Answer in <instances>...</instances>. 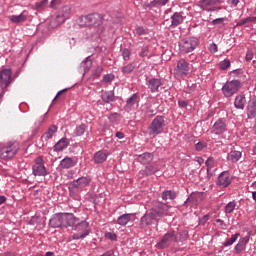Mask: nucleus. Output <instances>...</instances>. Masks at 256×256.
Listing matches in <instances>:
<instances>
[{
    "instance_id": "864d4df0",
    "label": "nucleus",
    "mask_w": 256,
    "mask_h": 256,
    "mask_svg": "<svg viewBox=\"0 0 256 256\" xmlns=\"http://www.w3.org/2000/svg\"><path fill=\"white\" fill-rule=\"evenodd\" d=\"M68 91H69V88L60 90L54 97L53 102L57 101V99H59V97H61V95H65V93H67Z\"/></svg>"
},
{
    "instance_id": "72a5a7b5",
    "label": "nucleus",
    "mask_w": 256,
    "mask_h": 256,
    "mask_svg": "<svg viewBox=\"0 0 256 256\" xmlns=\"http://www.w3.org/2000/svg\"><path fill=\"white\" fill-rule=\"evenodd\" d=\"M10 21H12V23H24V21H27V15L25 14L12 15L10 17Z\"/></svg>"
},
{
    "instance_id": "58836bf2",
    "label": "nucleus",
    "mask_w": 256,
    "mask_h": 256,
    "mask_svg": "<svg viewBox=\"0 0 256 256\" xmlns=\"http://www.w3.org/2000/svg\"><path fill=\"white\" fill-rule=\"evenodd\" d=\"M103 73V66H97V68L92 71V79H99Z\"/></svg>"
},
{
    "instance_id": "052dcab7",
    "label": "nucleus",
    "mask_w": 256,
    "mask_h": 256,
    "mask_svg": "<svg viewBox=\"0 0 256 256\" xmlns=\"http://www.w3.org/2000/svg\"><path fill=\"white\" fill-rule=\"evenodd\" d=\"M178 105L181 108H185V107H187V105H189V103L187 101H185V100H179L178 101Z\"/></svg>"
},
{
    "instance_id": "412c9836",
    "label": "nucleus",
    "mask_w": 256,
    "mask_h": 256,
    "mask_svg": "<svg viewBox=\"0 0 256 256\" xmlns=\"http://www.w3.org/2000/svg\"><path fill=\"white\" fill-rule=\"evenodd\" d=\"M163 80L159 78H150L148 80V89H150L151 93L159 92V87H162Z\"/></svg>"
},
{
    "instance_id": "4468645a",
    "label": "nucleus",
    "mask_w": 256,
    "mask_h": 256,
    "mask_svg": "<svg viewBox=\"0 0 256 256\" xmlns=\"http://www.w3.org/2000/svg\"><path fill=\"white\" fill-rule=\"evenodd\" d=\"M251 235H253V231H248L245 237H242L239 239V242L234 247V253L236 255H241V253L245 251V249H247V243H249V240L251 239Z\"/></svg>"
},
{
    "instance_id": "49530a36",
    "label": "nucleus",
    "mask_w": 256,
    "mask_h": 256,
    "mask_svg": "<svg viewBox=\"0 0 256 256\" xmlns=\"http://www.w3.org/2000/svg\"><path fill=\"white\" fill-rule=\"evenodd\" d=\"M188 235H189V232L187 230L179 232L178 243H179V241H181V242L187 241Z\"/></svg>"
},
{
    "instance_id": "c85d7f7f",
    "label": "nucleus",
    "mask_w": 256,
    "mask_h": 256,
    "mask_svg": "<svg viewBox=\"0 0 256 256\" xmlns=\"http://www.w3.org/2000/svg\"><path fill=\"white\" fill-rule=\"evenodd\" d=\"M107 153L104 151H98L94 154V162L95 163H105L107 161Z\"/></svg>"
},
{
    "instance_id": "338daca9",
    "label": "nucleus",
    "mask_w": 256,
    "mask_h": 256,
    "mask_svg": "<svg viewBox=\"0 0 256 256\" xmlns=\"http://www.w3.org/2000/svg\"><path fill=\"white\" fill-rule=\"evenodd\" d=\"M210 5H219L221 3V0H209Z\"/></svg>"
},
{
    "instance_id": "1a4fd4ad",
    "label": "nucleus",
    "mask_w": 256,
    "mask_h": 256,
    "mask_svg": "<svg viewBox=\"0 0 256 256\" xmlns=\"http://www.w3.org/2000/svg\"><path fill=\"white\" fill-rule=\"evenodd\" d=\"M32 173L35 177H46L49 174L47 168L45 167V161L43 158L37 157L34 160V165L32 166Z\"/></svg>"
},
{
    "instance_id": "4d7b16f0",
    "label": "nucleus",
    "mask_w": 256,
    "mask_h": 256,
    "mask_svg": "<svg viewBox=\"0 0 256 256\" xmlns=\"http://www.w3.org/2000/svg\"><path fill=\"white\" fill-rule=\"evenodd\" d=\"M107 239H110V241H117V234L108 232L106 234Z\"/></svg>"
},
{
    "instance_id": "79ce46f5",
    "label": "nucleus",
    "mask_w": 256,
    "mask_h": 256,
    "mask_svg": "<svg viewBox=\"0 0 256 256\" xmlns=\"http://www.w3.org/2000/svg\"><path fill=\"white\" fill-rule=\"evenodd\" d=\"M198 7H200L202 11H205L207 10V7H211V2L210 0H200L198 2Z\"/></svg>"
},
{
    "instance_id": "2eb2a0df",
    "label": "nucleus",
    "mask_w": 256,
    "mask_h": 256,
    "mask_svg": "<svg viewBox=\"0 0 256 256\" xmlns=\"http://www.w3.org/2000/svg\"><path fill=\"white\" fill-rule=\"evenodd\" d=\"M176 75H180V77H187L189 75V63L185 61V59H180L177 62V66L174 69Z\"/></svg>"
},
{
    "instance_id": "680f3d73",
    "label": "nucleus",
    "mask_w": 256,
    "mask_h": 256,
    "mask_svg": "<svg viewBox=\"0 0 256 256\" xmlns=\"http://www.w3.org/2000/svg\"><path fill=\"white\" fill-rule=\"evenodd\" d=\"M243 25H247V19H246V18L240 20V21L236 24V27H243Z\"/></svg>"
},
{
    "instance_id": "c9c22d12",
    "label": "nucleus",
    "mask_w": 256,
    "mask_h": 256,
    "mask_svg": "<svg viewBox=\"0 0 256 256\" xmlns=\"http://www.w3.org/2000/svg\"><path fill=\"white\" fill-rule=\"evenodd\" d=\"M239 237H241V234H239V233L233 234V235L231 236V238H228V239L223 243V246H224V247H231V245H233V243H235V241H237V239H239Z\"/></svg>"
},
{
    "instance_id": "a878e982",
    "label": "nucleus",
    "mask_w": 256,
    "mask_h": 256,
    "mask_svg": "<svg viewBox=\"0 0 256 256\" xmlns=\"http://www.w3.org/2000/svg\"><path fill=\"white\" fill-rule=\"evenodd\" d=\"M153 153L145 152L138 156V162L142 165H149L153 161Z\"/></svg>"
},
{
    "instance_id": "0e129e2a",
    "label": "nucleus",
    "mask_w": 256,
    "mask_h": 256,
    "mask_svg": "<svg viewBox=\"0 0 256 256\" xmlns=\"http://www.w3.org/2000/svg\"><path fill=\"white\" fill-rule=\"evenodd\" d=\"M246 23H256V17L255 16H249L246 18Z\"/></svg>"
},
{
    "instance_id": "f8f14e48",
    "label": "nucleus",
    "mask_w": 256,
    "mask_h": 256,
    "mask_svg": "<svg viewBox=\"0 0 256 256\" xmlns=\"http://www.w3.org/2000/svg\"><path fill=\"white\" fill-rule=\"evenodd\" d=\"M76 227L78 231H82L81 233H76L72 235V239L77 240V239H85L87 235H89V222L87 221H82L79 222L78 219V224H76Z\"/></svg>"
},
{
    "instance_id": "7c9ffc66",
    "label": "nucleus",
    "mask_w": 256,
    "mask_h": 256,
    "mask_svg": "<svg viewBox=\"0 0 256 256\" xmlns=\"http://www.w3.org/2000/svg\"><path fill=\"white\" fill-rule=\"evenodd\" d=\"M101 99L104 103H113L115 101V92L107 91L101 95Z\"/></svg>"
},
{
    "instance_id": "6e6552de",
    "label": "nucleus",
    "mask_w": 256,
    "mask_h": 256,
    "mask_svg": "<svg viewBox=\"0 0 256 256\" xmlns=\"http://www.w3.org/2000/svg\"><path fill=\"white\" fill-rule=\"evenodd\" d=\"M197 45H199V40L197 38L183 39L179 43V51L183 55H186V53H191V51H195Z\"/></svg>"
},
{
    "instance_id": "ddd939ff",
    "label": "nucleus",
    "mask_w": 256,
    "mask_h": 256,
    "mask_svg": "<svg viewBox=\"0 0 256 256\" xmlns=\"http://www.w3.org/2000/svg\"><path fill=\"white\" fill-rule=\"evenodd\" d=\"M169 209H171V206L163 202H158L156 206L150 210L152 211L154 216H156L157 219V217H165L169 215Z\"/></svg>"
},
{
    "instance_id": "bf43d9fd",
    "label": "nucleus",
    "mask_w": 256,
    "mask_h": 256,
    "mask_svg": "<svg viewBox=\"0 0 256 256\" xmlns=\"http://www.w3.org/2000/svg\"><path fill=\"white\" fill-rule=\"evenodd\" d=\"M245 60L248 62L253 60V51H251V50L247 51Z\"/></svg>"
},
{
    "instance_id": "de8ad7c7",
    "label": "nucleus",
    "mask_w": 256,
    "mask_h": 256,
    "mask_svg": "<svg viewBox=\"0 0 256 256\" xmlns=\"http://www.w3.org/2000/svg\"><path fill=\"white\" fill-rule=\"evenodd\" d=\"M122 57L124 61H129V59H131V51L128 48H125L122 51Z\"/></svg>"
},
{
    "instance_id": "13d9d810",
    "label": "nucleus",
    "mask_w": 256,
    "mask_h": 256,
    "mask_svg": "<svg viewBox=\"0 0 256 256\" xmlns=\"http://www.w3.org/2000/svg\"><path fill=\"white\" fill-rule=\"evenodd\" d=\"M209 214L204 215L200 220H199V225H205L207 221H209Z\"/></svg>"
},
{
    "instance_id": "09e8293b",
    "label": "nucleus",
    "mask_w": 256,
    "mask_h": 256,
    "mask_svg": "<svg viewBox=\"0 0 256 256\" xmlns=\"http://www.w3.org/2000/svg\"><path fill=\"white\" fill-rule=\"evenodd\" d=\"M140 57H147V55H149V46H143L141 48V51L139 53Z\"/></svg>"
},
{
    "instance_id": "0eeeda50",
    "label": "nucleus",
    "mask_w": 256,
    "mask_h": 256,
    "mask_svg": "<svg viewBox=\"0 0 256 256\" xmlns=\"http://www.w3.org/2000/svg\"><path fill=\"white\" fill-rule=\"evenodd\" d=\"M91 183V178L80 177L69 183L68 189L71 194L77 193V191H82L85 187L89 186Z\"/></svg>"
},
{
    "instance_id": "9d476101",
    "label": "nucleus",
    "mask_w": 256,
    "mask_h": 256,
    "mask_svg": "<svg viewBox=\"0 0 256 256\" xmlns=\"http://www.w3.org/2000/svg\"><path fill=\"white\" fill-rule=\"evenodd\" d=\"M12 75L11 69H3L0 71V89L5 91V89L13 83Z\"/></svg>"
},
{
    "instance_id": "473e14b6",
    "label": "nucleus",
    "mask_w": 256,
    "mask_h": 256,
    "mask_svg": "<svg viewBox=\"0 0 256 256\" xmlns=\"http://www.w3.org/2000/svg\"><path fill=\"white\" fill-rule=\"evenodd\" d=\"M81 67L84 69V73H89V71H91V67H93V62L89 57H86L81 63Z\"/></svg>"
},
{
    "instance_id": "aec40b11",
    "label": "nucleus",
    "mask_w": 256,
    "mask_h": 256,
    "mask_svg": "<svg viewBox=\"0 0 256 256\" xmlns=\"http://www.w3.org/2000/svg\"><path fill=\"white\" fill-rule=\"evenodd\" d=\"M157 171H159V166L157 164L149 165L139 171V177H149L155 175Z\"/></svg>"
},
{
    "instance_id": "f704fd0d",
    "label": "nucleus",
    "mask_w": 256,
    "mask_h": 256,
    "mask_svg": "<svg viewBox=\"0 0 256 256\" xmlns=\"http://www.w3.org/2000/svg\"><path fill=\"white\" fill-rule=\"evenodd\" d=\"M129 221H131V214H123L118 218L117 223L118 225L125 226Z\"/></svg>"
},
{
    "instance_id": "f257e3e1",
    "label": "nucleus",
    "mask_w": 256,
    "mask_h": 256,
    "mask_svg": "<svg viewBox=\"0 0 256 256\" xmlns=\"http://www.w3.org/2000/svg\"><path fill=\"white\" fill-rule=\"evenodd\" d=\"M75 225H79V218L73 213H56L49 220L52 229L75 227Z\"/></svg>"
},
{
    "instance_id": "e2e57ef3",
    "label": "nucleus",
    "mask_w": 256,
    "mask_h": 256,
    "mask_svg": "<svg viewBox=\"0 0 256 256\" xmlns=\"http://www.w3.org/2000/svg\"><path fill=\"white\" fill-rule=\"evenodd\" d=\"M209 49L211 53H217V44L212 43Z\"/></svg>"
},
{
    "instance_id": "ea45409f",
    "label": "nucleus",
    "mask_w": 256,
    "mask_h": 256,
    "mask_svg": "<svg viewBox=\"0 0 256 256\" xmlns=\"http://www.w3.org/2000/svg\"><path fill=\"white\" fill-rule=\"evenodd\" d=\"M85 129H87V126L85 124L77 126L75 130L76 137H81V135L85 133Z\"/></svg>"
},
{
    "instance_id": "e433bc0d",
    "label": "nucleus",
    "mask_w": 256,
    "mask_h": 256,
    "mask_svg": "<svg viewBox=\"0 0 256 256\" xmlns=\"http://www.w3.org/2000/svg\"><path fill=\"white\" fill-rule=\"evenodd\" d=\"M121 71L124 75H129V73H133V71H135V63H129L126 66H123Z\"/></svg>"
},
{
    "instance_id": "20e7f679",
    "label": "nucleus",
    "mask_w": 256,
    "mask_h": 256,
    "mask_svg": "<svg viewBox=\"0 0 256 256\" xmlns=\"http://www.w3.org/2000/svg\"><path fill=\"white\" fill-rule=\"evenodd\" d=\"M163 127H165V117L156 116L148 127V133L152 137H157L163 133Z\"/></svg>"
},
{
    "instance_id": "69168bd1",
    "label": "nucleus",
    "mask_w": 256,
    "mask_h": 256,
    "mask_svg": "<svg viewBox=\"0 0 256 256\" xmlns=\"http://www.w3.org/2000/svg\"><path fill=\"white\" fill-rule=\"evenodd\" d=\"M116 137L118 139H124L125 138V134L123 132H116Z\"/></svg>"
},
{
    "instance_id": "6ab92c4d",
    "label": "nucleus",
    "mask_w": 256,
    "mask_h": 256,
    "mask_svg": "<svg viewBox=\"0 0 256 256\" xmlns=\"http://www.w3.org/2000/svg\"><path fill=\"white\" fill-rule=\"evenodd\" d=\"M231 176H229V172L227 171H224L222 172L219 176H218V179H217V182L216 184L219 186V187H229V185H231Z\"/></svg>"
},
{
    "instance_id": "423d86ee",
    "label": "nucleus",
    "mask_w": 256,
    "mask_h": 256,
    "mask_svg": "<svg viewBox=\"0 0 256 256\" xmlns=\"http://www.w3.org/2000/svg\"><path fill=\"white\" fill-rule=\"evenodd\" d=\"M241 89V81L240 80H231L226 82L222 87V93L224 97H233L235 93L239 92Z\"/></svg>"
},
{
    "instance_id": "3c124183",
    "label": "nucleus",
    "mask_w": 256,
    "mask_h": 256,
    "mask_svg": "<svg viewBox=\"0 0 256 256\" xmlns=\"http://www.w3.org/2000/svg\"><path fill=\"white\" fill-rule=\"evenodd\" d=\"M212 25H222V27H225V18L214 19Z\"/></svg>"
},
{
    "instance_id": "774afa93",
    "label": "nucleus",
    "mask_w": 256,
    "mask_h": 256,
    "mask_svg": "<svg viewBox=\"0 0 256 256\" xmlns=\"http://www.w3.org/2000/svg\"><path fill=\"white\" fill-rule=\"evenodd\" d=\"M5 201H7V197L0 195V205H3V203H5Z\"/></svg>"
},
{
    "instance_id": "8fccbe9b",
    "label": "nucleus",
    "mask_w": 256,
    "mask_h": 256,
    "mask_svg": "<svg viewBox=\"0 0 256 256\" xmlns=\"http://www.w3.org/2000/svg\"><path fill=\"white\" fill-rule=\"evenodd\" d=\"M207 147V143L205 142H198L195 144L196 151H203Z\"/></svg>"
},
{
    "instance_id": "bb28decb",
    "label": "nucleus",
    "mask_w": 256,
    "mask_h": 256,
    "mask_svg": "<svg viewBox=\"0 0 256 256\" xmlns=\"http://www.w3.org/2000/svg\"><path fill=\"white\" fill-rule=\"evenodd\" d=\"M171 27H179V25H181V23H183V15H181V13L179 12H175L171 17Z\"/></svg>"
},
{
    "instance_id": "a211bd4d",
    "label": "nucleus",
    "mask_w": 256,
    "mask_h": 256,
    "mask_svg": "<svg viewBox=\"0 0 256 256\" xmlns=\"http://www.w3.org/2000/svg\"><path fill=\"white\" fill-rule=\"evenodd\" d=\"M139 101H141V98L139 97V94L134 93L131 97H129L126 100V104L124 106V110L127 111V113H129L130 111L133 110L135 105H139Z\"/></svg>"
},
{
    "instance_id": "cd10ccee",
    "label": "nucleus",
    "mask_w": 256,
    "mask_h": 256,
    "mask_svg": "<svg viewBox=\"0 0 256 256\" xmlns=\"http://www.w3.org/2000/svg\"><path fill=\"white\" fill-rule=\"evenodd\" d=\"M75 165L76 162L71 157H65L60 162V167H62V169H71V167H75Z\"/></svg>"
},
{
    "instance_id": "dca6fc26",
    "label": "nucleus",
    "mask_w": 256,
    "mask_h": 256,
    "mask_svg": "<svg viewBox=\"0 0 256 256\" xmlns=\"http://www.w3.org/2000/svg\"><path fill=\"white\" fill-rule=\"evenodd\" d=\"M205 199V193L203 192H192L190 196L186 199L184 202V205H187V203H190L191 205H199L201 201Z\"/></svg>"
},
{
    "instance_id": "5fc2aeb1",
    "label": "nucleus",
    "mask_w": 256,
    "mask_h": 256,
    "mask_svg": "<svg viewBox=\"0 0 256 256\" xmlns=\"http://www.w3.org/2000/svg\"><path fill=\"white\" fill-rule=\"evenodd\" d=\"M136 35H138L139 37H141V35H147V31L145 30V28L139 26L136 28Z\"/></svg>"
},
{
    "instance_id": "f03ea898",
    "label": "nucleus",
    "mask_w": 256,
    "mask_h": 256,
    "mask_svg": "<svg viewBox=\"0 0 256 256\" xmlns=\"http://www.w3.org/2000/svg\"><path fill=\"white\" fill-rule=\"evenodd\" d=\"M103 15L99 13H91L88 15L80 16L78 18L79 27H100V33L105 30L103 25Z\"/></svg>"
},
{
    "instance_id": "f3484780",
    "label": "nucleus",
    "mask_w": 256,
    "mask_h": 256,
    "mask_svg": "<svg viewBox=\"0 0 256 256\" xmlns=\"http://www.w3.org/2000/svg\"><path fill=\"white\" fill-rule=\"evenodd\" d=\"M227 131V124L222 118L218 119L212 126V133L215 135H223Z\"/></svg>"
},
{
    "instance_id": "603ef678",
    "label": "nucleus",
    "mask_w": 256,
    "mask_h": 256,
    "mask_svg": "<svg viewBox=\"0 0 256 256\" xmlns=\"http://www.w3.org/2000/svg\"><path fill=\"white\" fill-rule=\"evenodd\" d=\"M115 79V75L113 74H106L103 76V81L105 83H111V81H113Z\"/></svg>"
},
{
    "instance_id": "39448f33",
    "label": "nucleus",
    "mask_w": 256,
    "mask_h": 256,
    "mask_svg": "<svg viewBox=\"0 0 256 256\" xmlns=\"http://www.w3.org/2000/svg\"><path fill=\"white\" fill-rule=\"evenodd\" d=\"M171 243H179V236L175 233V230L168 231L163 235L162 239L157 243L158 249H168L171 247Z\"/></svg>"
},
{
    "instance_id": "5701e85b",
    "label": "nucleus",
    "mask_w": 256,
    "mask_h": 256,
    "mask_svg": "<svg viewBox=\"0 0 256 256\" xmlns=\"http://www.w3.org/2000/svg\"><path fill=\"white\" fill-rule=\"evenodd\" d=\"M247 118L255 119L256 118V96H254L247 105Z\"/></svg>"
},
{
    "instance_id": "b1692460",
    "label": "nucleus",
    "mask_w": 256,
    "mask_h": 256,
    "mask_svg": "<svg viewBox=\"0 0 256 256\" xmlns=\"http://www.w3.org/2000/svg\"><path fill=\"white\" fill-rule=\"evenodd\" d=\"M247 104V99L245 98L244 94H239L235 97L234 100V107L236 109H245V105Z\"/></svg>"
},
{
    "instance_id": "a19ab883",
    "label": "nucleus",
    "mask_w": 256,
    "mask_h": 256,
    "mask_svg": "<svg viewBox=\"0 0 256 256\" xmlns=\"http://www.w3.org/2000/svg\"><path fill=\"white\" fill-rule=\"evenodd\" d=\"M48 3H49V0H42L35 4V8L37 11H43V9H45V7H47Z\"/></svg>"
},
{
    "instance_id": "7ed1b4c3",
    "label": "nucleus",
    "mask_w": 256,
    "mask_h": 256,
    "mask_svg": "<svg viewBox=\"0 0 256 256\" xmlns=\"http://www.w3.org/2000/svg\"><path fill=\"white\" fill-rule=\"evenodd\" d=\"M17 153H19V142L17 141L0 145V159H3V161H11Z\"/></svg>"
},
{
    "instance_id": "c03bdc74",
    "label": "nucleus",
    "mask_w": 256,
    "mask_h": 256,
    "mask_svg": "<svg viewBox=\"0 0 256 256\" xmlns=\"http://www.w3.org/2000/svg\"><path fill=\"white\" fill-rule=\"evenodd\" d=\"M236 206H237V204H235V202H229L225 206V213H233V211H235Z\"/></svg>"
},
{
    "instance_id": "4c0bfd02",
    "label": "nucleus",
    "mask_w": 256,
    "mask_h": 256,
    "mask_svg": "<svg viewBox=\"0 0 256 256\" xmlns=\"http://www.w3.org/2000/svg\"><path fill=\"white\" fill-rule=\"evenodd\" d=\"M57 132V126L56 125H51L47 132L45 133L46 139H51L53 135Z\"/></svg>"
},
{
    "instance_id": "6e6d98bb",
    "label": "nucleus",
    "mask_w": 256,
    "mask_h": 256,
    "mask_svg": "<svg viewBox=\"0 0 256 256\" xmlns=\"http://www.w3.org/2000/svg\"><path fill=\"white\" fill-rule=\"evenodd\" d=\"M159 5H161V0H153L147 5V7H159Z\"/></svg>"
},
{
    "instance_id": "4be33fe9",
    "label": "nucleus",
    "mask_w": 256,
    "mask_h": 256,
    "mask_svg": "<svg viewBox=\"0 0 256 256\" xmlns=\"http://www.w3.org/2000/svg\"><path fill=\"white\" fill-rule=\"evenodd\" d=\"M70 15H71V8L69 6H64L61 12H59V14L56 16V21L58 23H65V21L69 19Z\"/></svg>"
},
{
    "instance_id": "37998d69",
    "label": "nucleus",
    "mask_w": 256,
    "mask_h": 256,
    "mask_svg": "<svg viewBox=\"0 0 256 256\" xmlns=\"http://www.w3.org/2000/svg\"><path fill=\"white\" fill-rule=\"evenodd\" d=\"M219 65H220V69L222 71H225V70H227V69H229L231 67V61L225 59V60L221 61L219 63Z\"/></svg>"
},
{
    "instance_id": "a18cd8bd",
    "label": "nucleus",
    "mask_w": 256,
    "mask_h": 256,
    "mask_svg": "<svg viewBox=\"0 0 256 256\" xmlns=\"http://www.w3.org/2000/svg\"><path fill=\"white\" fill-rule=\"evenodd\" d=\"M215 166V159L213 157H209L206 161V167H207V172L211 171L213 167Z\"/></svg>"
},
{
    "instance_id": "c756f323",
    "label": "nucleus",
    "mask_w": 256,
    "mask_h": 256,
    "mask_svg": "<svg viewBox=\"0 0 256 256\" xmlns=\"http://www.w3.org/2000/svg\"><path fill=\"white\" fill-rule=\"evenodd\" d=\"M162 199L163 201H168V199L173 201V199H177V192L173 190H165L162 192Z\"/></svg>"
},
{
    "instance_id": "393cba45",
    "label": "nucleus",
    "mask_w": 256,
    "mask_h": 256,
    "mask_svg": "<svg viewBox=\"0 0 256 256\" xmlns=\"http://www.w3.org/2000/svg\"><path fill=\"white\" fill-rule=\"evenodd\" d=\"M69 147V140L67 138H61L53 147L54 151L56 153H60V151H63L64 149H67Z\"/></svg>"
},
{
    "instance_id": "9b49d317",
    "label": "nucleus",
    "mask_w": 256,
    "mask_h": 256,
    "mask_svg": "<svg viewBox=\"0 0 256 256\" xmlns=\"http://www.w3.org/2000/svg\"><path fill=\"white\" fill-rule=\"evenodd\" d=\"M154 221H157V218L153 211L150 209V211L146 212L140 219L139 222V229H147V227L151 226Z\"/></svg>"
},
{
    "instance_id": "2f4dec72",
    "label": "nucleus",
    "mask_w": 256,
    "mask_h": 256,
    "mask_svg": "<svg viewBox=\"0 0 256 256\" xmlns=\"http://www.w3.org/2000/svg\"><path fill=\"white\" fill-rule=\"evenodd\" d=\"M228 161H231V163H237L241 159V152L239 151H231L227 155Z\"/></svg>"
}]
</instances>
